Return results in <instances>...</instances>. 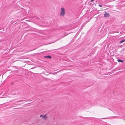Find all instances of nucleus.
Wrapping results in <instances>:
<instances>
[{"label":"nucleus","instance_id":"1","mask_svg":"<svg viewBox=\"0 0 125 125\" xmlns=\"http://www.w3.org/2000/svg\"><path fill=\"white\" fill-rule=\"evenodd\" d=\"M61 12L60 13V16H63L65 13V10L63 8H61Z\"/></svg>","mask_w":125,"mask_h":125},{"label":"nucleus","instance_id":"2","mask_svg":"<svg viewBox=\"0 0 125 125\" xmlns=\"http://www.w3.org/2000/svg\"><path fill=\"white\" fill-rule=\"evenodd\" d=\"M105 13L104 14V16L105 17H109V14L108 13L105 11Z\"/></svg>","mask_w":125,"mask_h":125},{"label":"nucleus","instance_id":"3","mask_svg":"<svg viewBox=\"0 0 125 125\" xmlns=\"http://www.w3.org/2000/svg\"><path fill=\"white\" fill-rule=\"evenodd\" d=\"M40 117H42L43 119H45L47 117L46 115H41Z\"/></svg>","mask_w":125,"mask_h":125},{"label":"nucleus","instance_id":"4","mask_svg":"<svg viewBox=\"0 0 125 125\" xmlns=\"http://www.w3.org/2000/svg\"><path fill=\"white\" fill-rule=\"evenodd\" d=\"M44 57L45 58H49L50 59H51L52 58L51 56L49 55L44 56Z\"/></svg>","mask_w":125,"mask_h":125},{"label":"nucleus","instance_id":"5","mask_svg":"<svg viewBox=\"0 0 125 125\" xmlns=\"http://www.w3.org/2000/svg\"><path fill=\"white\" fill-rule=\"evenodd\" d=\"M117 61L118 62H123L124 61V60H123L119 59H117Z\"/></svg>","mask_w":125,"mask_h":125},{"label":"nucleus","instance_id":"6","mask_svg":"<svg viewBox=\"0 0 125 125\" xmlns=\"http://www.w3.org/2000/svg\"><path fill=\"white\" fill-rule=\"evenodd\" d=\"M11 83V85H15V82H12Z\"/></svg>","mask_w":125,"mask_h":125},{"label":"nucleus","instance_id":"7","mask_svg":"<svg viewBox=\"0 0 125 125\" xmlns=\"http://www.w3.org/2000/svg\"><path fill=\"white\" fill-rule=\"evenodd\" d=\"M125 40L124 39H123L122 40V41H121L120 42V43H122V42H125Z\"/></svg>","mask_w":125,"mask_h":125},{"label":"nucleus","instance_id":"8","mask_svg":"<svg viewBox=\"0 0 125 125\" xmlns=\"http://www.w3.org/2000/svg\"><path fill=\"white\" fill-rule=\"evenodd\" d=\"M98 6L99 7H102V5H101V4H99L98 5Z\"/></svg>","mask_w":125,"mask_h":125},{"label":"nucleus","instance_id":"9","mask_svg":"<svg viewBox=\"0 0 125 125\" xmlns=\"http://www.w3.org/2000/svg\"><path fill=\"white\" fill-rule=\"evenodd\" d=\"M51 74H55V73H51Z\"/></svg>","mask_w":125,"mask_h":125},{"label":"nucleus","instance_id":"10","mask_svg":"<svg viewBox=\"0 0 125 125\" xmlns=\"http://www.w3.org/2000/svg\"><path fill=\"white\" fill-rule=\"evenodd\" d=\"M94 0H91V2H92Z\"/></svg>","mask_w":125,"mask_h":125},{"label":"nucleus","instance_id":"11","mask_svg":"<svg viewBox=\"0 0 125 125\" xmlns=\"http://www.w3.org/2000/svg\"><path fill=\"white\" fill-rule=\"evenodd\" d=\"M17 70H16V72H17Z\"/></svg>","mask_w":125,"mask_h":125}]
</instances>
